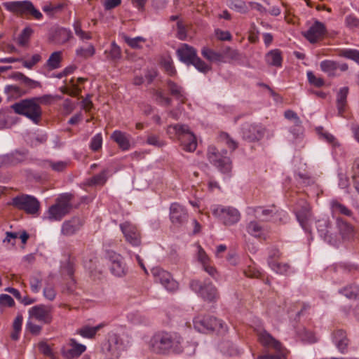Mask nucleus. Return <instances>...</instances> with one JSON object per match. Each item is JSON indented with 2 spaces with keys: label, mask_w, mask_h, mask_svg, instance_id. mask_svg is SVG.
I'll return each mask as SVG.
<instances>
[{
  "label": "nucleus",
  "mask_w": 359,
  "mask_h": 359,
  "mask_svg": "<svg viewBox=\"0 0 359 359\" xmlns=\"http://www.w3.org/2000/svg\"><path fill=\"white\" fill-rule=\"evenodd\" d=\"M182 338L176 332L160 331L156 332L148 343L150 352L158 355L179 354L183 351Z\"/></svg>",
  "instance_id": "1"
},
{
  "label": "nucleus",
  "mask_w": 359,
  "mask_h": 359,
  "mask_svg": "<svg viewBox=\"0 0 359 359\" xmlns=\"http://www.w3.org/2000/svg\"><path fill=\"white\" fill-rule=\"evenodd\" d=\"M46 97H48V96L45 95L43 97H32L22 100L13 104L11 108L16 114L25 116L34 123L37 124L40 121L42 115V110L38 102Z\"/></svg>",
  "instance_id": "2"
},
{
  "label": "nucleus",
  "mask_w": 359,
  "mask_h": 359,
  "mask_svg": "<svg viewBox=\"0 0 359 359\" xmlns=\"http://www.w3.org/2000/svg\"><path fill=\"white\" fill-rule=\"evenodd\" d=\"M74 198V195L71 193L60 194L56 198L55 203L48 208V219L50 221H61L72 210Z\"/></svg>",
  "instance_id": "3"
},
{
  "label": "nucleus",
  "mask_w": 359,
  "mask_h": 359,
  "mask_svg": "<svg viewBox=\"0 0 359 359\" xmlns=\"http://www.w3.org/2000/svg\"><path fill=\"white\" fill-rule=\"evenodd\" d=\"M7 205L33 217H38L40 215L41 203L32 195L26 194L17 195L12 198Z\"/></svg>",
  "instance_id": "4"
},
{
  "label": "nucleus",
  "mask_w": 359,
  "mask_h": 359,
  "mask_svg": "<svg viewBox=\"0 0 359 359\" xmlns=\"http://www.w3.org/2000/svg\"><path fill=\"white\" fill-rule=\"evenodd\" d=\"M177 55L179 60L187 65H193L202 73H207L211 69V67L206 64L197 55L196 50L187 43H183L177 50Z\"/></svg>",
  "instance_id": "5"
},
{
  "label": "nucleus",
  "mask_w": 359,
  "mask_h": 359,
  "mask_svg": "<svg viewBox=\"0 0 359 359\" xmlns=\"http://www.w3.org/2000/svg\"><path fill=\"white\" fill-rule=\"evenodd\" d=\"M189 287L192 291L206 302H216L219 299L217 288L209 279H205L203 282L199 280H191Z\"/></svg>",
  "instance_id": "6"
},
{
  "label": "nucleus",
  "mask_w": 359,
  "mask_h": 359,
  "mask_svg": "<svg viewBox=\"0 0 359 359\" xmlns=\"http://www.w3.org/2000/svg\"><path fill=\"white\" fill-rule=\"evenodd\" d=\"M4 8L9 12L28 18L32 16L36 20L42 18V13L35 8L32 1L28 0L6 1L2 4Z\"/></svg>",
  "instance_id": "7"
},
{
  "label": "nucleus",
  "mask_w": 359,
  "mask_h": 359,
  "mask_svg": "<svg viewBox=\"0 0 359 359\" xmlns=\"http://www.w3.org/2000/svg\"><path fill=\"white\" fill-rule=\"evenodd\" d=\"M170 128L175 130V135L183 150L188 152H193L196 149V137L195 135L190 131L187 125L175 124L170 126Z\"/></svg>",
  "instance_id": "8"
},
{
  "label": "nucleus",
  "mask_w": 359,
  "mask_h": 359,
  "mask_svg": "<svg viewBox=\"0 0 359 359\" xmlns=\"http://www.w3.org/2000/svg\"><path fill=\"white\" fill-rule=\"evenodd\" d=\"M194 328L201 333H210L224 328L222 320L210 315L198 316L194 319Z\"/></svg>",
  "instance_id": "9"
},
{
  "label": "nucleus",
  "mask_w": 359,
  "mask_h": 359,
  "mask_svg": "<svg viewBox=\"0 0 359 359\" xmlns=\"http://www.w3.org/2000/svg\"><path fill=\"white\" fill-rule=\"evenodd\" d=\"M226 154V151L220 152L214 146H210L208 149L207 157L209 162L222 173H229L231 170V161Z\"/></svg>",
  "instance_id": "10"
},
{
  "label": "nucleus",
  "mask_w": 359,
  "mask_h": 359,
  "mask_svg": "<svg viewBox=\"0 0 359 359\" xmlns=\"http://www.w3.org/2000/svg\"><path fill=\"white\" fill-rule=\"evenodd\" d=\"M212 215L226 226L237 223L241 218L238 210L231 206L218 205L212 209Z\"/></svg>",
  "instance_id": "11"
},
{
  "label": "nucleus",
  "mask_w": 359,
  "mask_h": 359,
  "mask_svg": "<svg viewBox=\"0 0 359 359\" xmlns=\"http://www.w3.org/2000/svg\"><path fill=\"white\" fill-rule=\"evenodd\" d=\"M107 258L111 262V273L117 277L125 276L128 273V267L124 262L123 257L113 250H107Z\"/></svg>",
  "instance_id": "12"
},
{
  "label": "nucleus",
  "mask_w": 359,
  "mask_h": 359,
  "mask_svg": "<svg viewBox=\"0 0 359 359\" xmlns=\"http://www.w3.org/2000/svg\"><path fill=\"white\" fill-rule=\"evenodd\" d=\"M120 229L126 242L134 247H137L141 245V233L135 225L129 222H125L120 224Z\"/></svg>",
  "instance_id": "13"
},
{
  "label": "nucleus",
  "mask_w": 359,
  "mask_h": 359,
  "mask_svg": "<svg viewBox=\"0 0 359 359\" xmlns=\"http://www.w3.org/2000/svg\"><path fill=\"white\" fill-rule=\"evenodd\" d=\"M152 273L156 283H161L168 291L174 292L178 289V283L174 280L172 275L161 268H155Z\"/></svg>",
  "instance_id": "14"
},
{
  "label": "nucleus",
  "mask_w": 359,
  "mask_h": 359,
  "mask_svg": "<svg viewBox=\"0 0 359 359\" xmlns=\"http://www.w3.org/2000/svg\"><path fill=\"white\" fill-rule=\"evenodd\" d=\"M266 129L262 125L245 123L242 126L243 139L250 142L259 141L265 135Z\"/></svg>",
  "instance_id": "15"
},
{
  "label": "nucleus",
  "mask_w": 359,
  "mask_h": 359,
  "mask_svg": "<svg viewBox=\"0 0 359 359\" xmlns=\"http://www.w3.org/2000/svg\"><path fill=\"white\" fill-rule=\"evenodd\" d=\"M189 214L187 210L178 203H172L170 206V219L171 223L180 227L188 221Z\"/></svg>",
  "instance_id": "16"
},
{
  "label": "nucleus",
  "mask_w": 359,
  "mask_h": 359,
  "mask_svg": "<svg viewBox=\"0 0 359 359\" xmlns=\"http://www.w3.org/2000/svg\"><path fill=\"white\" fill-rule=\"evenodd\" d=\"M326 34L325 24L316 20L303 35L311 43H316L323 39Z\"/></svg>",
  "instance_id": "17"
},
{
  "label": "nucleus",
  "mask_w": 359,
  "mask_h": 359,
  "mask_svg": "<svg viewBox=\"0 0 359 359\" xmlns=\"http://www.w3.org/2000/svg\"><path fill=\"white\" fill-rule=\"evenodd\" d=\"M29 316L44 324H50L53 320L52 309L43 304L32 307L29 311Z\"/></svg>",
  "instance_id": "18"
},
{
  "label": "nucleus",
  "mask_w": 359,
  "mask_h": 359,
  "mask_svg": "<svg viewBox=\"0 0 359 359\" xmlns=\"http://www.w3.org/2000/svg\"><path fill=\"white\" fill-rule=\"evenodd\" d=\"M28 156L27 150H15L11 154L0 156V168L4 166H12L24 162Z\"/></svg>",
  "instance_id": "19"
},
{
  "label": "nucleus",
  "mask_w": 359,
  "mask_h": 359,
  "mask_svg": "<svg viewBox=\"0 0 359 359\" xmlns=\"http://www.w3.org/2000/svg\"><path fill=\"white\" fill-rule=\"evenodd\" d=\"M83 220L79 217H73L65 220L61 226V233L65 236L76 234L83 226Z\"/></svg>",
  "instance_id": "20"
},
{
  "label": "nucleus",
  "mask_w": 359,
  "mask_h": 359,
  "mask_svg": "<svg viewBox=\"0 0 359 359\" xmlns=\"http://www.w3.org/2000/svg\"><path fill=\"white\" fill-rule=\"evenodd\" d=\"M69 345L71 346V348L67 349L65 347H63L61 349L62 355L67 359L79 358L86 350V346L79 344L75 339H70Z\"/></svg>",
  "instance_id": "21"
},
{
  "label": "nucleus",
  "mask_w": 359,
  "mask_h": 359,
  "mask_svg": "<svg viewBox=\"0 0 359 359\" xmlns=\"http://www.w3.org/2000/svg\"><path fill=\"white\" fill-rule=\"evenodd\" d=\"M257 337L258 341L263 346L273 348L276 351H282L283 346L281 343L266 330L259 332Z\"/></svg>",
  "instance_id": "22"
},
{
  "label": "nucleus",
  "mask_w": 359,
  "mask_h": 359,
  "mask_svg": "<svg viewBox=\"0 0 359 359\" xmlns=\"http://www.w3.org/2000/svg\"><path fill=\"white\" fill-rule=\"evenodd\" d=\"M320 69L325 73H327L329 76H335L336 71L340 69L341 72H346L348 69L346 63H339L337 62L325 60L320 62Z\"/></svg>",
  "instance_id": "23"
},
{
  "label": "nucleus",
  "mask_w": 359,
  "mask_h": 359,
  "mask_svg": "<svg viewBox=\"0 0 359 359\" xmlns=\"http://www.w3.org/2000/svg\"><path fill=\"white\" fill-rule=\"evenodd\" d=\"M336 224L341 238L349 241L355 236L354 226L341 217H336Z\"/></svg>",
  "instance_id": "24"
},
{
  "label": "nucleus",
  "mask_w": 359,
  "mask_h": 359,
  "mask_svg": "<svg viewBox=\"0 0 359 359\" xmlns=\"http://www.w3.org/2000/svg\"><path fill=\"white\" fill-rule=\"evenodd\" d=\"M110 138L117 144L122 151H128L131 147V135L130 134L116 130L111 133Z\"/></svg>",
  "instance_id": "25"
},
{
  "label": "nucleus",
  "mask_w": 359,
  "mask_h": 359,
  "mask_svg": "<svg viewBox=\"0 0 359 359\" xmlns=\"http://www.w3.org/2000/svg\"><path fill=\"white\" fill-rule=\"evenodd\" d=\"M333 342L337 346L339 351L344 354L348 351L349 340L345 331L343 330H337L332 334Z\"/></svg>",
  "instance_id": "26"
},
{
  "label": "nucleus",
  "mask_w": 359,
  "mask_h": 359,
  "mask_svg": "<svg viewBox=\"0 0 359 359\" xmlns=\"http://www.w3.org/2000/svg\"><path fill=\"white\" fill-rule=\"evenodd\" d=\"M330 209L333 217L337 215V217H339V215H344L353 218V211L337 200L334 199L330 201Z\"/></svg>",
  "instance_id": "27"
},
{
  "label": "nucleus",
  "mask_w": 359,
  "mask_h": 359,
  "mask_svg": "<svg viewBox=\"0 0 359 359\" xmlns=\"http://www.w3.org/2000/svg\"><path fill=\"white\" fill-rule=\"evenodd\" d=\"M102 351L107 355L113 358H118L119 355V348L118 346V339L115 337L109 339L102 346Z\"/></svg>",
  "instance_id": "28"
},
{
  "label": "nucleus",
  "mask_w": 359,
  "mask_h": 359,
  "mask_svg": "<svg viewBox=\"0 0 359 359\" xmlns=\"http://www.w3.org/2000/svg\"><path fill=\"white\" fill-rule=\"evenodd\" d=\"M264 59L268 65L280 67L283 60L282 51L278 48L271 50L265 55Z\"/></svg>",
  "instance_id": "29"
},
{
  "label": "nucleus",
  "mask_w": 359,
  "mask_h": 359,
  "mask_svg": "<svg viewBox=\"0 0 359 359\" xmlns=\"http://www.w3.org/2000/svg\"><path fill=\"white\" fill-rule=\"evenodd\" d=\"M166 83L170 94L180 100L181 104H184L187 98L183 88L170 79H168Z\"/></svg>",
  "instance_id": "30"
},
{
  "label": "nucleus",
  "mask_w": 359,
  "mask_h": 359,
  "mask_svg": "<svg viewBox=\"0 0 359 359\" xmlns=\"http://www.w3.org/2000/svg\"><path fill=\"white\" fill-rule=\"evenodd\" d=\"M201 55L211 62H226V60H224L222 53L217 52L206 46L201 49Z\"/></svg>",
  "instance_id": "31"
},
{
  "label": "nucleus",
  "mask_w": 359,
  "mask_h": 359,
  "mask_svg": "<svg viewBox=\"0 0 359 359\" xmlns=\"http://www.w3.org/2000/svg\"><path fill=\"white\" fill-rule=\"evenodd\" d=\"M73 38V34L70 29L66 28H59L53 36V41L57 44H65Z\"/></svg>",
  "instance_id": "32"
},
{
  "label": "nucleus",
  "mask_w": 359,
  "mask_h": 359,
  "mask_svg": "<svg viewBox=\"0 0 359 359\" xmlns=\"http://www.w3.org/2000/svg\"><path fill=\"white\" fill-rule=\"evenodd\" d=\"M222 55H224V60H226V62H241L244 59L243 53H240L238 50L233 49L230 46H226L222 50Z\"/></svg>",
  "instance_id": "33"
},
{
  "label": "nucleus",
  "mask_w": 359,
  "mask_h": 359,
  "mask_svg": "<svg viewBox=\"0 0 359 359\" xmlns=\"http://www.w3.org/2000/svg\"><path fill=\"white\" fill-rule=\"evenodd\" d=\"M339 293L350 299H359V285L355 284L348 285L339 290Z\"/></svg>",
  "instance_id": "34"
},
{
  "label": "nucleus",
  "mask_w": 359,
  "mask_h": 359,
  "mask_svg": "<svg viewBox=\"0 0 359 359\" xmlns=\"http://www.w3.org/2000/svg\"><path fill=\"white\" fill-rule=\"evenodd\" d=\"M348 93V88L344 87L341 88L337 96V105L339 114H342L345 111L346 106V99Z\"/></svg>",
  "instance_id": "35"
},
{
  "label": "nucleus",
  "mask_w": 359,
  "mask_h": 359,
  "mask_svg": "<svg viewBox=\"0 0 359 359\" xmlns=\"http://www.w3.org/2000/svg\"><path fill=\"white\" fill-rule=\"evenodd\" d=\"M103 327L102 324H100L95 327L84 326L77 331L84 338L93 339L95 336L96 333Z\"/></svg>",
  "instance_id": "36"
},
{
  "label": "nucleus",
  "mask_w": 359,
  "mask_h": 359,
  "mask_svg": "<svg viewBox=\"0 0 359 359\" xmlns=\"http://www.w3.org/2000/svg\"><path fill=\"white\" fill-rule=\"evenodd\" d=\"M95 54V48L92 43H89L87 47H79L76 50L77 57L88 59L93 57Z\"/></svg>",
  "instance_id": "37"
},
{
  "label": "nucleus",
  "mask_w": 359,
  "mask_h": 359,
  "mask_svg": "<svg viewBox=\"0 0 359 359\" xmlns=\"http://www.w3.org/2000/svg\"><path fill=\"white\" fill-rule=\"evenodd\" d=\"M74 30L75 34L81 40H90L93 38L92 33L90 32H86L82 29L81 22L79 20L74 21L73 24Z\"/></svg>",
  "instance_id": "38"
},
{
  "label": "nucleus",
  "mask_w": 359,
  "mask_h": 359,
  "mask_svg": "<svg viewBox=\"0 0 359 359\" xmlns=\"http://www.w3.org/2000/svg\"><path fill=\"white\" fill-rule=\"evenodd\" d=\"M161 65L168 76H174L177 74L172 60L170 56L163 57L161 60Z\"/></svg>",
  "instance_id": "39"
},
{
  "label": "nucleus",
  "mask_w": 359,
  "mask_h": 359,
  "mask_svg": "<svg viewBox=\"0 0 359 359\" xmlns=\"http://www.w3.org/2000/svg\"><path fill=\"white\" fill-rule=\"evenodd\" d=\"M122 38L128 46H129L131 48L134 49L142 48V43L146 41V39L142 36L131 38L126 34H123Z\"/></svg>",
  "instance_id": "40"
},
{
  "label": "nucleus",
  "mask_w": 359,
  "mask_h": 359,
  "mask_svg": "<svg viewBox=\"0 0 359 359\" xmlns=\"http://www.w3.org/2000/svg\"><path fill=\"white\" fill-rule=\"evenodd\" d=\"M269 266L273 271L281 275H287L291 270L289 264L279 262L278 261L276 262H271Z\"/></svg>",
  "instance_id": "41"
},
{
  "label": "nucleus",
  "mask_w": 359,
  "mask_h": 359,
  "mask_svg": "<svg viewBox=\"0 0 359 359\" xmlns=\"http://www.w3.org/2000/svg\"><path fill=\"white\" fill-rule=\"evenodd\" d=\"M221 351L224 354L230 356L236 355L239 354L238 349L236 346L229 341H222L219 345Z\"/></svg>",
  "instance_id": "42"
},
{
  "label": "nucleus",
  "mask_w": 359,
  "mask_h": 359,
  "mask_svg": "<svg viewBox=\"0 0 359 359\" xmlns=\"http://www.w3.org/2000/svg\"><path fill=\"white\" fill-rule=\"evenodd\" d=\"M62 270L64 273H65L67 276H69L71 282L73 284H74L76 283V280L74 278V274L75 271V263L74 262V259H71V257H69L66 263L62 265Z\"/></svg>",
  "instance_id": "43"
},
{
  "label": "nucleus",
  "mask_w": 359,
  "mask_h": 359,
  "mask_svg": "<svg viewBox=\"0 0 359 359\" xmlns=\"http://www.w3.org/2000/svg\"><path fill=\"white\" fill-rule=\"evenodd\" d=\"M33 32L34 31L30 27L24 28L18 36V45L20 46H26L29 43Z\"/></svg>",
  "instance_id": "44"
},
{
  "label": "nucleus",
  "mask_w": 359,
  "mask_h": 359,
  "mask_svg": "<svg viewBox=\"0 0 359 359\" xmlns=\"http://www.w3.org/2000/svg\"><path fill=\"white\" fill-rule=\"evenodd\" d=\"M61 60V53L59 51L54 52L50 55L46 65L50 69H55L60 67Z\"/></svg>",
  "instance_id": "45"
},
{
  "label": "nucleus",
  "mask_w": 359,
  "mask_h": 359,
  "mask_svg": "<svg viewBox=\"0 0 359 359\" xmlns=\"http://www.w3.org/2000/svg\"><path fill=\"white\" fill-rule=\"evenodd\" d=\"M358 271V266L355 264L341 263L336 265L335 271L345 273H355Z\"/></svg>",
  "instance_id": "46"
},
{
  "label": "nucleus",
  "mask_w": 359,
  "mask_h": 359,
  "mask_svg": "<svg viewBox=\"0 0 359 359\" xmlns=\"http://www.w3.org/2000/svg\"><path fill=\"white\" fill-rule=\"evenodd\" d=\"M45 163L55 172H63L66 170L68 165V162L62 161H53L51 160H47L45 161Z\"/></svg>",
  "instance_id": "47"
},
{
  "label": "nucleus",
  "mask_w": 359,
  "mask_h": 359,
  "mask_svg": "<svg viewBox=\"0 0 359 359\" xmlns=\"http://www.w3.org/2000/svg\"><path fill=\"white\" fill-rule=\"evenodd\" d=\"M227 6L239 13H245L247 9L245 2L242 0H228Z\"/></svg>",
  "instance_id": "48"
},
{
  "label": "nucleus",
  "mask_w": 359,
  "mask_h": 359,
  "mask_svg": "<svg viewBox=\"0 0 359 359\" xmlns=\"http://www.w3.org/2000/svg\"><path fill=\"white\" fill-rule=\"evenodd\" d=\"M105 53L107 54V58L112 61H116L121 57V50L115 42L111 43L109 52L107 53L106 50Z\"/></svg>",
  "instance_id": "49"
},
{
  "label": "nucleus",
  "mask_w": 359,
  "mask_h": 359,
  "mask_svg": "<svg viewBox=\"0 0 359 359\" xmlns=\"http://www.w3.org/2000/svg\"><path fill=\"white\" fill-rule=\"evenodd\" d=\"M247 229L248 232L255 237H260L262 234V227L257 222H250L248 224Z\"/></svg>",
  "instance_id": "50"
},
{
  "label": "nucleus",
  "mask_w": 359,
  "mask_h": 359,
  "mask_svg": "<svg viewBox=\"0 0 359 359\" xmlns=\"http://www.w3.org/2000/svg\"><path fill=\"white\" fill-rule=\"evenodd\" d=\"M307 79L309 83L316 88H320L325 85L324 79L317 77L311 71L307 72Z\"/></svg>",
  "instance_id": "51"
},
{
  "label": "nucleus",
  "mask_w": 359,
  "mask_h": 359,
  "mask_svg": "<svg viewBox=\"0 0 359 359\" xmlns=\"http://www.w3.org/2000/svg\"><path fill=\"white\" fill-rule=\"evenodd\" d=\"M353 187L359 194V161H355L352 167Z\"/></svg>",
  "instance_id": "52"
},
{
  "label": "nucleus",
  "mask_w": 359,
  "mask_h": 359,
  "mask_svg": "<svg viewBox=\"0 0 359 359\" xmlns=\"http://www.w3.org/2000/svg\"><path fill=\"white\" fill-rule=\"evenodd\" d=\"M102 145V135L101 133L96 134L90 143V149L93 151H98Z\"/></svg>",
  "instance_id": "53"
},
{
  "label": "nucleus",
  "mask_w": 359,
  "mask_h": 359,
  "mask_svg": "<svg viewBox=\"0 0 359 359\" xmlns=\"http://www.w3.org/2000/svg\"><path fill=\"white\" fill-rule=\"evenodd\" d=\"M340 55L346 58L352 60L359 64V50L355 49L344 50L340 53Z\"/></svg>",
  "instance_id": "54"
},
{
  "label": "nucleus",
  "mask_w": 359,
  "mask_h": 359,
  "mask_svg": "<svg viewBox=\"0 0 359 359\" xmlns=\"http://www.w3.org/2000/svg\"><path fill=\"white\" fill-rule=\"evenodd\" d=\"M107 181L106 171H102L100 173L93 176L90 180L89 184L90 185H102Z\"/></svg>",
  "instance_id": "55"
},
{
  "label": "nucleus",
  "mask_w": 359,
  "mask_h": 359,
  "mask_svg": "<svg viewBox=\"0 0 359 359\" xmlns=\"http://www.w3.org/2000/svg\"><path fill=\"white\" fill-rule=\"evenodd\" d=\"M154 95L156 96V102L161 104L169 106L172 103V99L165 96L163 91L160 90H155Z\"/></svg>",
  "instance_id": "56"
},
{
  "label": "nucleus",
  "mask_w": 359,
  "mask_h": 359,
  "mask_svg": "<svg viewBox=\"0 0 359 359\" xmlns=\"http://www.w3.org/2000/svg\"><path fill=\"white\" fill-rule=\"evenodd\" d=\"M41 60V57L39 54H34L32 55L30 60H23L21 59L20 61L22 62V65L24 67L27 69H32V67L36 65Z\"/></svg>",
  "instance_id": "57"
},
{
  "label": "nucleus",
  "mask_w": 359,
  "mask_h": 359,
  "mask_svg": "<svg viewBox=\"0 0 359 359\" xmlns=\"http://www.w3.org/2000/svg\"><path fill=\"white\" fill-rule=\"evenodd\" d=\"M278 355H259L257 359H285L288 351L283 347L282 351H277Z\"/></svg>",
  "instance_id": "58"
},
{
  "label": "nucleus",
  "mask_w": 359,
  "mask_h": 359,
  "mask_svg": "<svg viewBox=\"0 0 359 359\" xmlns=\"http://www.w3.org/2000/svg\"><path fill=\"white\" fill-rule=\"evenodd\" d=\"M317 132L328 143L332 144L333 145L335 144V137L332 134L325 131L323 127L317 128Z\"/></svg>",
  "instance_id": "59"
},
{
  "label": "nucleus",
  "mask_w": 359,
  "mask_h": 359,
  "mask_svg": "<svg viewBox=\"0 0 359 359\" xmlns=\"http://www.w3.org/2000/svg\"><path fill=\"white\" fill-rule=\"evenodd\" d=\"M147 143L156 147H162L165 145V142L160 137L155 135H149L147 138Z\"/></svg>",
  "instance_id": "60"
},
{
  "label": "nucleus",
  "mask_w": 359,
  "mask_h": 359,
  "mask_svg": "<svg viewBox=\"0 0 359 359\" xmlns=\"http://www.w3.org/2000/svg\"><path fill=\"white\" fill-rule=\"evenodd\" d=\"M345 24L349 29L359 28V19L353 15H348L345 18Z\"/></svg>",
  "instance_id": "61"
},
{
  "label": "nucleus",
  "mask_w": 359,
  "mask_h": 359,
  "mask_svg": "<svg viewBox=\"0 0 359 359\" xmlns=\"http://www.w3.org/2000/svg\"><path fill=\"white\" fill-rule=\"evenodd\" d=\"M282 253L277 248H272L269 252V256L267 259V262L269 266H270V263L276 262L281 257Z\"/></svg>",
  "instance_id": "62"
},
{
  "label": "nucleus",
  "mask_w": 359,
  "mask_h": 359,
  "mask_svg": "<svg viewBox=\"0 0 359 359\" xmlns=\"http://www.w3.org/2000/svg\"><path fill=\"white\" fill-rule=\"evenodd\" d=\"M39 349L41 353H43L44 355L50 357L51 358H54V354L53 353V351L50 346L44 342L41 341L39 344Z\"/></svg>",
  "instance_id": "63"
},
{
  "label": "nucleus",
  "mask_w": 359,
  "mask_h": 359,
  "mask_svg": "<svg viewBox=\"0 0 359 359\" xmlns=\"http://www.w3.org/2000/svg\"><path fill=\"white\" fill-rule=\"evenodd\" d=\"M31 290L33 292L37 293L39 292L41 286V279L38 276H32L29 280Z\"/></svg>",
  "instance_id": "64"
}]
</instances>
